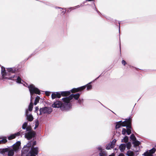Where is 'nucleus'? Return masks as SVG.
Listing matches in <instances>:
<instances>
[{
	"label": "nucleus",
	"instance_id": "nucleus-7",
	"mask_svg": "<svg viewBox=\"0 0 156 156\" xmlns=\"http://www.w3.org/2000/svg\"><path fill=\"white\" fill-rule=\"evenodd\" d=\"M30 141H29L26 145H24L21 150V153L23 155L26 154L30 150L31 146Z\"/></svg>",
	"mask_w": 156,
	"mask_h": 156
},
{
	"label": "nucleus",
	"instance_id": "nucleus-53",
	"mask_svg": "<svg viewBox=\"0 0 156 156\" xmlns=\"http://www.w3.org/2000/svg\"><path fill=\"white\" fill-rule=\"evenodd\" d=\"M55 8H56V9H63V8H62L59 7H55Z\"/></svg>",
	"mask_w": 156,
	"mask_h": 156
},
{
	"label": "nucleus",
	"instance_id": "nucleus-38",
	"mask_svg": "<svg viewBox=\"0 0 156 156\" xmlns=\"http://www.w3.org/2000/svg\"><path fill=\"white\" fill-rule=\"evenodd\" d=\"M28 123L27 122H24L22 125V128L23 127H27V126Z\"/></svg>",
	"mask_w": 156,
	"mask_h": 156
},
{
	"label": "nucleus",
	"instance_id": "nucleus-24",
	"mask_svg": "<svg viewBox=\"0 0 156 156\" xmlns=\"http://www.w3.org/2000/svg\"><path fill=\"white\" fill-rule=\"evenodd\" d=\"M128 137L127 136H126L124 137L123 139L122 140H121L122 142H124L125 143H127V142L128 141Z\"/></svg>",
	"mask_w": 156,
	"mask_h": 156
},
{
	"label": "nucleus",
	"instance_id": "nucleus-17",
	"mask_svg": "<svg viewBox=\"0 0 156 156\" xmlns=\"http://www.w3.org/2000/svg\"><path fill=\"white\" fill-rule=\"evenodd\" d=\"M0 139H2L0 140V144L2 143L4 144L7 141L6 137H5V138H1Z\"/></svg>",
	"mask_w": 156,
	"mask_h": 156
},
{
	"label": "nucleus",
	"instance_id": "nucleus-23",
	"mask_svg": "<svg viewBox=\"0 0 156 156\" xmlns=\"http://www.w3.org/2000/svg\"><path fill=\"white\" fill-rule=\"evenodd\" d=\"M134 147V148L133 149V150L136 153L139 151L140 149V146H137Z\"/></svg>",
	"mask_w": 156,
	"mask_h": 156
},
{
	"label": "nucleus",
	"instance_id": "nucleus-45",
	"mask_svg": "<svg viewBox=\"0 0 156 156\" xmlns=\"http://www.w3.org/2000/svg\"><path fill=\"white\" fill-rule=\"evenodd\" d=\"M122 63L124 66H125L126 64V62L124 60H122Z\"/></svg>",
	"mask_w": 156,
	"mask_h": 156
},
{
	"label": "nucleus",
	"instance_id": "nucleus-42",
	"mask_svg": "<svg viewBox=\"0 0 156 156\" xmlns=\"http://www.w3.org/2000/svg\"><path fill=\"white\" fill-rule=\"evenodd\" d=\"M35 122V125H37V126H38L39 123L38 120H37V119H36V120Z\"/></svg>",
	"mask_w": 156,
	"mask_h": 156
},
{
	"label": "nucleus",
	"instance_id": "nucleus-9",
	"mask_svg": "<svg viewBox=\"0 0 156 156\" xmlns=\"http://www.w3.org/2000/svg\"><path fill=\"white\" fill-rule=\"evenodd\" d=\"M7 70L8 72L13 73L17 72L18 70V69L15 67L10 68H8Z\"/></svg>",
	"mask_w": 156,
	"mask_h": 156
},
{
	"label": "nucleus",
	"instance_id": "nucleus-14",
	"mask_svg": "<svg viewBox=\"0 0 156 156\" xmlns=\"http://www.w3.org/2000/svg\"><path fill=\"white\" fill-rule=\"evenodd\" d=\"M126 155L128 156H136L135 155L134 153L130 150L128 151L126 154Z\"/></svg>",
	"mask_w": 156,
	"mask_h": 156
},
{
	"label": "nucleus",
	"instance_id": "nucleus-52",
	"mask_svg": "<svg viewBox=\"0 0 156 156\" xmlns=\"http://www.w3.org/2000/svg\"><path fill=\"white\" fill-rule=\"evenodd\" d=\"M101 76V75H99L98 77L96 78L93 81H94L97 80Z\"/></svg>",
	"mask_w": 156,
	"mask_h": 156
},
{
	"label": "nucleus",
	"instance_id": "nucleus-39",
	"mask_svg": "<svg viewBox=\"0 0 156 156\" xmlns=\"http://www.w3.org/2000/svg\"><path fill=\"white\" fill-rule=\"evenodd\" d=\"M15 76V75H13L11 77H9V78H8L7 77H5V79H8V80H12V79L14 78Z\"/></svg>",
	"mask_w": 156,
	"mask_h": 156
},
{
	"label": "nucleus",
	"instance_id": "nucleus-18",
	"mask_svg": "<svg viewBox=\"0 0 156 156\" xmlns=\"http://www.w3.org/2000/svg\"><path fill=\"white\" fill-rule=\"evenodd\" d=\"M40 98V97L39 96H37L36 97L35 99V101H34V104L35 105H36L37 104V103L39 102V101Z\"/></svg>",
	"mask_w": 156,
	"mask_h": 156
},
{
	"label": "nucleus",
	"instance_id": "nucleus-35",
	"mask_svg": "<svg viewBox=\"0 0 156 156\" xmlns=\"http://www.w3.org/2000/svg\"><path fill=\"white\" fill-rule=\"evenodd\" d=\"M126 133V130L124 128H123L122 129V134L125 135Z\"/></svg>",
	"mask_w": 156,
	"mask_h": 156
},
{
	"label": "nucleus",
	"instance_id": "nucleus-44",
	"mask_svg": "<svg viewBox=\"0 0 156 156\" xmlns=\"http://www.w3.org/2000/svg\"><path fill=\"white\" fill-rule=\"evenodd\" d=\"M104 155L105 153L103 152H101L99 154V156H105Z\"/></svg>",
	"mask_w": 156,
	"mask_h": 156
},
{
	"label": "nucleus",
	"instance_id": "nucleus-4",
	"mask_svg": "<svg viewBox=\"0 0 156 156\" xmlns=\"http://www.w3.org/2000/svg\"><path fill=\"white\" fill-rule=\"evenodd\" d=\"M23 129H26L27 132L24 135L25 137L28 140H30L32 138L34 137L36 135V133L34 131L32 130L31 127L30 126H27V127H23Z\"/></svg>",
	"mask_w": 156,
	"mask_h": 156
},
{
	"label": "nucleus",
	"instance_id": "nucleus-56",
	"mask_svg": "<svg viewBox=\"0 0 156 156\" xmlns=\"http://www.w3.org/2000/svg\"><path fill=\"white\" fill-rule=\"evenodd\" d=\"M75 7H76L77 8H79L80 7V5H77L76 6H75Z\"/></svg>",
	"mask_w": 156,
	"mask_h": 156
},
{
	"label": "nucleus",
	"instance_id": "nucleus-6",
	"mask_svg": "<svg viewBox=\"0 0 156 156\" xmlns=\"http://www.w3.org/2000/svg\"><path fill=\"white\" fill-rule=\"evenodd\" d=\"M40 113L39 115H42V114H50L52 111V109L51 108L48 107H44L41 108L39 110Z\"/></svg>",
	"mask_w": 156,
	"mask_h": 156
},
{
	"label": "nucleus",
	"instance_id": "nucleus-46",
	"mask_svg": "<svg viewBox=\"0 0 156 156\" xmlns=\"http://www.w3.org/2000/svg\"><path fill=\"white\" fill-rule=\"evenodd\" d=\"M38 109H39V108H38V107H36L35 108V110L34 111L35 112V113L37 112L38 110Z\"/></svg>",
	"mask_w": 156,
	"mask_h": 156
},
{
	"label": "nucleus",
	"instance_id": "nucleus-22",
	"mask_svg": "<svg viewBox=\"0 0 156 156\" xmlns=\"http://www.w3.org/2000/svg\"><path fill=\"white\" fill-rule=\"evenodd\" d=\"M125 146L128 149H129L131 146V143L130 142L127 143L126 144Z\"/></svg>",
	"mask_w": 156,
	"mask_h": 156
},
{
	"label": "nucleus",
	"instance_id": "nucleus-33",
	"mask_svg": "<svg viewBox=\"0 0 156 156\" xmlns=\"http://www.w3.org/2000/svg\"><path fill=\"white\" fill-rule=\"evenodd\" d=\"M87 85V84H86L85 85L83 86H82L79 87L80 90V91H81L82 90H83L86 87V86Z\"/></svg>",
	"mask_w": 156,
	"mask_h": 156
},
{
	"label": "nucleus",
	"instance_id": "nucleus-47",
	"mask_svg": "<svg viewBox=\"0 0 156 156\" xmlns=\"http://www.w3.org/2000/svg\"><path fill=\"white\" fill-rule=\"evenodd\" d=\"M77 102L78 103L81 104V103L83 101V99L80 100V99L78 100Z\"/></svg>",
	"mask_w": 156,
	"mask_h": 156
},
{
	"label": "nucleus",
	"instance_id": "nucleus-64",
	"mask_svg": "<svg viewBox=\"0 0 156 156\" xmlns=\"http://www.w3.org/2000/svg\"><path fill=\"white\" fill-rule=\"evenodd\" d=\"M155 147H156V145H155Z\"/></svg>",
	"mask_w": 156,
	"mask_h": 156
},
{
	"label": "nucleus",
	"instance_id": "nucleus-62",
	"mask_svg": "<svg viewBox=\"0 0 156 156\" xmlns=\"http://www.w3.org/2000/svg\"><path fill=\"white\" fill-rule=\"evenodd\" d=\"M120 51H121V47L120 46Z\"/></svg>",
	"mask_w": 156,
	"mask_h": 156
},
{
	"label": "nucleus",
	"instance_id": "nucleus-31",
	"mask_svg": "<svg viewBox=\"0 0 156 156\" xmlns=\"http://www.w3.org/2000/svg\"><path fill=\"white\" fill-rule=\"evenodd\" d=\"M156 149L154 147L152 149L149 151L150 153L151 154H152L155 152Z\"/></svg>",
	"mask_w": 156,
	"mask_h": 156
},
{
	"label": "nucleus",
	"instance_id": "nucleus-57",
	"mask_svg": "<svg viewBox=\"0 0 156 156\" xmlns=\"http://www.w3.org/2000/svg\"><path fill=\"white\" fill-rule=\"evenodd\" d=\"M114 154H112L111 155H109L108 156H114Z\"/></svg>",
	"mask_w": 156,
	"mask_h": 156
},
{
	"label": "nucleus",
	"instance_id": "nucleus-50",
	"mask_svg": "<svg viewBox=\"0 0 156 156\" xmlns=\"http://www.w3.org/2000/svg\"><path fill=\"white\" fill-rule=\"evenodd\" d=\"M33 95H30L31 96V97H30V101H31H31H32V99H33Z\"/></svg>",
	"mask_w": 156,
	"mask_h": 156
},
{
	"label": "nucleus",
	"instance_id": "nucleus-59",
	"mask_svg": "<svg viewBox=\"0 0 156 156\" xmlns=\"http://www.w3.org/2000/svg\"><path fill=\"white\" fill-rule=\"evenodd\" d=\"M94 6H95V4H94ZM95 9L96 10V8L95 7Z\"/></svg>",
	"mask_w": 156,
	"mask_h": 156
},
{
	"label": "nucleus",
	"instance_id": "nucleus-1",
	"mask_svg": "<svg viewBox=\"0 0 156 156\" xmlns=\"http://www.w3.org/2000/svg\"><path fill=\"white\" fill-rule=\"evenodd\" d=\"M80 94H81L79 93L75 94H72L68 97H65L62 99L63 103L59 101H56L52 104L51 107L54 108H60L62 109L66 110H69L72 106L70 103V100L73 98L78 100Z\"/></svg>",
	"mask_w": 156,
	"mask_h": 156
},
{
	"label": "nucleus",
	"instance_id": "nucleus-12",
	"mask_svg": "<svg viewBox=\"0 0 156 156\" xmlns=\"http://www.w3.org/2000/svg\"><path fill=\"white\" fill-rule=\"evenodd\" d=\"M26 117L27 119L30 122L32 121L34 119L33 116L31 114L27 115V116H26Z\"/></svg>",
	"mask_w": 156,
	"mask_h": 156
},
{
	"label": "nucleus",
	"instance_id": "nucleus-5",
	"mask_svg": "<svg viewBox=\"0 0 156 156\" xmlns=\"http://www.w3.org/2000/svg\"><path fill=\"white\" fill-rule=\"evenodd\" d=\"M27 87L29 88L30 95H34L35 94H40V91L38 88L36 87L33 84H30Z\"/></svg>",
	"mask_w": 156,
	"mask_h": 156
},
{
	"label": "nucleus",
	"instance_id": "nucleus-36",
	"mask_svg": "<svg viewBox=\"0 0 156 156\" xmlns=\"http://www.w3.org/2000/svg\"><path fill=\"white\" fill-rule=\"evenodd\" d=\"M116 141V140L114 139L112 140V142L111 143V144H110L112 145V146H114V145L115 144Z\"/></svg>",
	"mask_w": 156,
	"mask_h": 156
},
{
	"label": "nucleus",
	"instance_id": "nucleus-54",
	"mask_svg": "<svg viewBox=\"0 0 156 156\" xmlns=\"http://www.w3.org/2000/svg\"><path fill=\"white\" fill-rule=\"evenodd\" d=\"M38 127V126H37V125H35V126L34 128V129H35L36 128H37Z\"/></svg>",
	"mask_w": 156,
	"mask_h": 156
},
{
	"label": "nucleus",
	"instance_id": "nucleus-32",
	"mask_svg": "<svg viewBox=\"0 0 156 156\" xmlns=\"http://www.w3.org/2000/svg\"><path fill=\"white\" fill-rule=\"evenodd\" d=\"M151 155V154L150 153V152L148 151H146L145 152H144L143 154V155L144 156H149V155Z\"/></svg>",
	"mask_w": 156,
	"mask_h": 156
},
{
	"label": "nucleus",
	"instance_id": "nucleus-2",
	"mask_svg": "<svg viewBox=\"0 0 156 156\" xmlns=\"http://www.w3.org/2000/svg\"><path fill=\"white\" fill-rule=\"evenodd\" d=\"M20 141H18L10 147H12V149L8 148H3L0 150V153L4 155L5 153L7 152L8 156H13L14 154V151L17 152L20 148Z\"/></svg>",
	"mask_w": 156,
	"mask_h": 156
},
{
	"label": "nucleus",
	"instance_id": "nucleus-15",
	"mask_svg": "<svg viewBox=\"0 0 156 156\" xmlns=\"http://www.w3.org/2000/svg\"><path fill=\"white\" fill-rule=\"evenodd\" d=\"M18 136L16 134V133L14 134H11L10 136L8 137V139L9 140H11L15 138L16 136Z\"/></svg>",
	"mask_w": 156,
	"mask_h": 156
},
{
	"label": "nucleus",
	"instance_id": "nucleus-34",
	"mask_svg": "<svg viewBox=\"0 0 156 156\" xmlns=\"http://www.w3.org/2000/svg\"><path fill=\"white\" fill-rule=\"evenodd\" d=\"M121 126V123H117V122L116 123V125L115 126V128L116 129H119V128Z\"/></svg>",
	"mask_w": 156,
	"mask_h": 156
},
{
	"label": "nucleus",
	"instance_id": "nucleus-25",
	"mask_svg": "<svg viewBox=\"0 0 156 156\" xmlns=\"http://www.w3.org/2000/svg\"><path fill=\"white\" fill-rule=\"evenodd\" d=\"M114 147L110 143L108 144V145H106V149L107 150H109L111 148H112Z\"/></svg>",
	"mask_w": 156,
	"mask_h": 156
},
{
	"label": "nucleus",
	"instance_id": "nucleus-8",
	"mask_svg": "<svg viewBox=\"0 0 156 156\" xmlns=\"http://www.w3.org/2000/svg\"><path fill=\"white\" fill-rule=\"evenodd\" d=\"M35 150V152L33 151L32 150H30L29 151V153L30 155L29 156H36V155H37L38 153V148L36 147L34 148Z\"/></svg>",
	"mask_w": 156,
	"mask_h": 156
},
{
	"label": "nucleus",
	"instance_id": "nucleus-58",
	"mask_svg": "<svg viewBox=\"0 0 156 156\" xmlns=\"http://www.w3.org/2000/svg\"><path fill=\"white\" fill-rule=\"evenodd\" d=\"M93 0H86V1H93Z\"/></svg>",
	"mask_w": 156,
	"mask_h": 156
},
{
	"label": "nucleus",
	"instance_id": "nucleus-19",
	"mask_svg": "<svg viewBox=\"0 0 156 156\" xmlns=\"http://www.w3.org/2000/svg\"><path fill=\"white\" fill-rule=\"evenodd\" d=\"M33 105L32 102H30L28 106V110L29 111L31 112L32 111L33 108Z\"/></svg>",
	"mask_w": 156,
	"mask_h": 156
},
{
	"label": "nucleus",
	"instance_id": "nucleus-3",
	"mask_svg": "<svg viewBox=\"0 0 156 156\" xmlns=\"http://www.w3.org/2000/svg\"><path fill=\"white\" fill-rule=\"evenodd\" d=\"M71 94L70 91H66L60 92H53L51 94V98L52 99H54L56 98H60L61 96L68 97Z\"/></svg>",
	"mask_w": 156,
	"mask_h": 156
},
{
	"label": "nucleus",
	"instance_id": "nucleus-28",
	"mask_svg": "<svg viewBox=\"0 0 156 156\" xmlns=\"http://www.w3.org/2000/svg\"><path fill=\"white\" fill-rule=\"evenodd\" d=\"M92 83V82H91L87 84V85L86 87H87V90H90L92 88V86L91 85L89 84H90V83Z\"/></svg>",
	"mask_w": 156,
	"mask_h": 156
},
{
	"label": "nucleus",
	"instance_id": "nucleus-21",
	"mask_svg": "<svg viewBox=\"0 0 156 156\" xmlns=\"http://www.w3.org/2000/svg\"><path fill=\"white\" fill-rule=\"evenodd\" d=\"M130 137L131 140L133 141H135L136 139V138L133 134H132L130 135Z\"/></svg>",
	"mask_w": 156,
	"mask_h": 156
},
{
	"label": "nucleus",
	"instance_id": "nucleus-16",
	"mask_svg": "<svg viewBox=\"0 0 156 156\" xmlns=\"http://www.w3.org/2000/svg\"><path fill=\"white\" fill-rule=\"evenodd\" d=\"M132 122H129L126 124V129H132Z\"/></svg>",
	"mask_w": 156,
	"mask_h": 156
},
{
	"label": "nucleus",
	"instance_id": "nucleus-55",
	"mask_svg": "<svg viewBox=\"0 0 156 156\" xmlns=\"http://www.w3.org/2000/svg\"><path fill=\"white\" fill-rule=\"evenodd\" d=\"M66 11H63L62 12V13L63 14H64L66 13Z\"/></svg>",
	"mask_w": 156,
	"mask_h": 156
},
{
	"label": "nucleus",
	"instance_id": "nucleus-29",
	"mask_svg": "<svg viewBox=\"0 0 156 156\" xmlns=\"http://www.w3.org/2000/svg\"><path fill=\"white\" fill-rule=\"evenodd\" d=\"M36 144V141H34L33 142V144L32 145V146L31 147V149L30 150H32V151H34V152H35V150L34 149V148H35V147H34V145H35Z\"/></svg>",
	"mask_w": 156,
	"mask_h": 156
},
{
	"label": "nucleus",
	"instance_id": "nucleus-20",
	"mask_svg": "<svg viewBox=\"0 0 156 156\" xmlns=\"http://www.w3.org/2000/svg\"><path fill=\"white\" fill-rule=\"evenodd\" d=\"M129 122H132V119L130 117H129L128 119H125V120L123 122V123H127Z\"/></svg>",
	"mask_w": 156,
	"mask_h": 156
},
{
	"label": "nucleus",
	"instance_id": "nucleus-27",
	"mask_svg": "<svg viewBox=\"0 0 156 156\" xmlns=\"http://www.w3.org/2000/svg\"><path fill=\"white\" fill-rule=\"evenodd\" d=\"M26 133H25L24 132L22 131V130H21L19 132L16 133V134L18 136H19L21 135H25V134Z\"/></svg>",
	"mask_w": 156,
	"mask_h": 156
},
{
	"label": "nucleus",
	"instance_id": "nucleus-61",
	"mask_svg": "<svg viewBox=\"0 0 156 156\" xmlns=\"http://www.w3.org/2000/svg\"><path fill=\"white\" fill-rule=\"evenodd\" d=\"M153 156V155L152 154L150 155H149V156Z\"/></svg>",
	"mask_w": 156,
	"mask_h": 156
},
{
	"label": "nucleus",
	"instance_id": "nucleus-37",
	"mask_svg": "<svg viewBox=\"0 0 156 156\" xmlns=\"http://www.w3.org/2000/svg\"><path fill=\"white\" fill-rule=\"evenodd\" d=\"M126 133L128 135H130L131 133V129H126Z\"/></svg>",
	"mask_w": 156,
	"mask_h": 156
},
{
	"label": "nucleus",
	"instance_id": "nucleus-41",
	"mask_svg": "<svg viewBox=\"0 0 156 156\" xmlns=\"http://www.w3.org/2000/svg\"><path fill=\"white\" fill-rule=\"evenodd\" d=\"M50 92L48 91L45 92V94L47 96H49L50 94Z\"/></svg>",
	"mask_w": 156,
	"mask_h": 156
},
{
	"label": "nucleus",
	"instance_id": "nucleus-11",
	"mask_svg": "<svg viewBox=\"0 0 156 156\" xmlns=\"http://www.w3.org/2000/svg\"><path fill=\"white\" fill-rule=\"evenodd\" d=\"M125 145V144H122L119 146V148L121 152H123L125 150L126 147Z\"/></svg>",
	"mask_w": 156,
	"mask_h": 156
},
{
	"label": "nucleus",
	"instance_id": "nucleus-63",
	"mask_svg": "<svg viewBox=\"0 0 156 156\" xmlns=\"http://www.w3.org/2000/svg\"><path fill=\"white\" fill-rule=\"evenodd\" d=\"M72 8V7H70V9H71V8Z\"/></svg>",
	"mask_w": 156,
	"mask_h": 156
},
{
	"label": "nucleus",
	"instance_id": "nucleus-13",
	"mask_svg": "<svg viewBox=\"0 0 156 156\" xmlns=\"http://www.w3.org/2000/svg\"><path fill=\"white\" fill-rule=\"evenodd\" d=\"M140 141L138 140H136L135 141H133L132 144H133V147L139 146V145L140 144Z\"/></svg>",
	"mask_w": 156,
	"mask_h": 156
},
{
	"label": "nucleus",
	"instance_id": "nucleus-49",
	"mask_svg": "<svg viewBox=\"0 0 156 156\" xmlns=\"http://www.w3.org/2000/svg\"><path fill=\"white\" fill-rule=\"evenodd\" d=\"M118 156H125V155L122 153H120Z\"/></svg>",
	"mask_w": 156,
	"mask_h": 156
},
{
	"label": "nucleus",
	"instance_id": "nucleus-48",
	"mask_svg": "<svg viewBox=\"0 0 156 156\" xmlns=\"http://www.w3.org/2000/svg\"><path fill=\"white\" fill-rule=\"evenodd\" d=\"M127 123H123L121 124V126L123 127H126Z\"/></svg>",
	"mask_w": 156,
	"mask_h": 156
},
{
	"label": "nucleus",
	"instance_id": "nucleus-40",
	"mask_svg": "<svg viewBox=\"0 0 156 156\" xmlns=\"http://www.w3.org/2000/svg\"><path fill=\"white\" fill-rule=\"evenodd\" d=\"M97 149L98 150L100 151L101 152H102V147L101 146H99L98 147H97Z\"/></svg>",
	"mask_w": 156,
	"mask_h": 156
},
{
	"label": "nucleus",
	"instance_id": "nucleus-43",
	"mask_svg": "<svg viewBox=\"0 0 156 156\" xmlns=\"http://www.w3.org/2000/svg\"><path fill=\"white\" fill-rule=\"evenodd\" d=\"M29 111V110H28V109H26V110L25 111V114L26 116H27V115H29L28 114Z\"/></svg>",
	"mask_w": 156,
	"mask_h": 156
},
{
	"label": "nucleus",
	"instance_id": "nucleus-26",
	"mask_svg": "<svg viewBox=\"0 0 156 156\" xmlns=\"http://www.w3.org/2000/svg\"><path fill=\"white\" fill-rule=\"evenodd\" d=\"M71 91L73 92H76L80 91V90L79 87L77 88H73L71 90Z\"/></svg>",
	"mask_w": 156,
	"mask_h": 156
},
{
	"label": "nucleus",
	"instance_id": "nucleus-10",
	"mask_svg": "<svg viewBox=\"0 0 156 156\" xmlns=\"http://www.w3.org/2000/svg\"><path fill=\"white\" fill-rule=\"evenodd\" d=\"M1 73L2 78L5 79V76L7 75V73L6 72L5 68L3 66L1 67Z\"/></svg>",
	"mask_w": 156,
	"mask_h": 156
},
{
	"label": "nucleus",
	"instance_id": "nucleus-51",
	"mask_svg": "<svg viewBox=\"0 0 156 156\" xmlns=\"http://www.w3.org/2000/svg\"><path fill=\"white\" fill-rule=\"evenodd\" d=\"M122 122H123L122 120H121L118 122H117V123H121V124H122V123H123Z\"/></svg>",
	"mask_w": 156,
	"mask_h": 156
},
{
	"label": "nucleus",
	"instance_id": "nucleus-60",
	"mask_svg": "<svg viewBox=\"0 0 156 156\" xmlns=\"http://www.w3.org/2000/svg\"><path fill=\"white\" fill-rule=\"evenodd\" d=\"M83 6V5H82L81 4V5H80V6L82 7V6Z\"/></svg>",
	"mask_w": 156,
	"mask_h": 156
},
{
	"label": "nucleus",
	"instance_id": "nucleus-30",
	"mask_svg": "<svg viewBox=\"0 0 156 156\" xmlns=\"http://www.w3.org/2000/svg\"><path fill=\"white\" fill-rule=\"evenodd\" d=\"M21 80H22L20 77L19 76H17L16 79V83H21Z\"/></svg>",
	"mask_w": 156,
	"mask_h": 156
}]
</instances>
